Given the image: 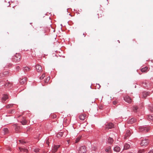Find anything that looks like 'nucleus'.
I'll list each match as a JSON object with an SVG mask.
<instances>
[{
	"instance_id": "f257e3e1",
	"label": "nucleus",
	"mask_w": 153,
	"mask_h": 153,
	"mask_svg": "<svg viewBox=\"0 0 153 153\" xmlns=\"http://www.w3.org/2000/svg\"><path fill=\"white\" fill-rule=\"evenodd\" d=\"M21 56L20 54L19 53H16V55L14 56L13 59V61L16 62H18L20 61V59Z\"/></svg>"
},
{
	"instance_id": "4468645a",
	"label": "nucleus",
	"mask_w": 153,
	"mask_h": 153,
	"mask_svg": "<svg viewBox=\"0 0 153 153\" xmlns=\"http://www.w3.org/2000/svg\"><path fill=\"white\" fill-rule=\"evenodd\" d=\"M148 68L147 67H145L141 69V71L142 72H146L148 70Z\"/></svg>"
},
{
	"instance_id": "7ed1b4c3",
	"label": "nucleus",
	"mask_w": 153,
	"mask_h": 153,
	"mask_svg": "<svg viewBox=\"0 0 153 153\" xmlns=\"http://www.w3.org/2000/svg\"><path fill=\"white\" fill-rule=\"evenodd\" d=\"M124 100L128 103H130L132 102L131 98L128 96H126L124 98Z\"/></svg>"
},
{
	"instance_id": "a878e982",
	"label": "nucleus",
	"mask_w": 153,
	"mask_h": 153,
	"mask_svg": "<svg viewBox=\"0 0 153 153\" xmlns=\"http://www.w3.org/2000/svg\"><path fill=\"white\" fill-rule=\"evenodd\" d=\"M133 108V111L134 112H136L137 110L138 109V107L136 106H134Z\"/></svg>"
},
{
	"instance_id": "f03ea898",
	"label": "nucleus",
	"mask_w": 153,
	"mask_h": 153,
	"mask_svg": "<svg viewBox=\"0 0 153 153\" xmlns=\"http://www.w3.org/2000/svg\"><path fill=\"white\" fill-rule=\"evenodd\" d=\"M78 153H86V147L85 146L80 147L78 150Z\"/></svg>"
},
{
	"instance_id": "c85d7f7f",
	"label": "nucleus",
	"mask_w": 153,
	"mask_h": 153,
	"mask_svg": "<svg viewBox=\"0 0 153 153\" xmlns=\"http://www.w3.org/2000/svg\"><path fill=\"white\" fill-rule=\"evenodd\" d=\"M19 142L22 144L26 143V142L23 140H20Z\"/></svg>"
},
{
	"instance_id": "0eeeda50",
	"label": "nucleus",
	"mask_w": 153,
	"mask_h": 153,
	"mask_svg": "<svg viewBox=\"0 0 153 153\" xmlns=\"http://www.w3.org/2000/svg\"><path fill=\"white\" fill-rule=\"evenodd\" d=\"M60 146V145L54 146L52 150V152L53 153H55L56 152L58 149L59 147Z\"/></svg>"
},
{
	"instance_id": "58836bf2",
	"label": "nucleus",
	"mask_w": 153,
	"mask_h": 153,
	"mask_svg": "<svg viewBox=\"0 0 153 153\" xmlns=\"http://www.w3.org/2000/svg\"><path fill=\"white\" fill-rule=\"evenodd\" d=\"M148 153H153V152L152 150H151V151H149V152H148Z\"/></svg>"
},
{
	"instance_id": "2eb2a0df",
	"label": "nucleus",
	"mask_w": 153,
	"mask_h": 153,
	"mask_svg": "<svg viewBox=\"0 0 153 153\" xmlns=\"http://www.w3.org/2000/svg\"><path fill=\"white\" fill-rule=\"evenodd\" d=\"M8 98V96L7 95H4L2 98V102H4Z\"/></svg>"
},
{
	"instance_id": "79ce46f5",
	"label": "nucleus",
	"mask_w": 153,
	"mask_h": 153,
	"mask_svg": "<svg viewBox=\"0 0 153 153\" xmlns=\"http://www.w3.org/2000/svg\"><path fill=\"white\" fill-rule=\"evenodd\" d=\"M16 129H17H17H18V127H16Z\"/></svg>"
},
{
	"instance_id": "4c0bfd02",
	"label": "nucleus",
	"mask_w": 153,
	"mask_h": 153,
	"mask_svg": "<svg viewBox=\"0 0 153 153\" xmlns=\"http://www.w3.org/2000/svg\"><path fill=\"white\" fill-rule=\"evenodd\" d=\"M46 143L48 145H49V142L48 140H47L46 141Z\"/></svg>"
},
{
	"instance_id": "a19ab883",
	"label": "nucleus",
	"mask_w": 153,
	"mask_h": 153,
	"mask_svg": "<svg viewBox=\"0 0 153 153\" xmlns=\"http://www.w3.org/2000/svg\"><path fill=\"white\" fill-rule=\"evenodd\" d=\"M56 117V115H53V118H55Z\"/></svg>"
},
{
	"instance_id": "ddd939ff",
	"label": "nucleus",
	"mask_w": 153,
	"mask_h": 153,
	"mask_svg": "<svg viewBox=\"0 0 153 153\" xmlns=\"http://www.w3.org/2000/svg\"><path fill=\"white\" fill-rule=\"evenodd\" d=\"M19 149L20 151L22 152H26L27 153L28 152V150L27 149H25V148H21L20 147H19Z\"/></svg>"
},
{
	"instance_id": "412c9836",
	"label": "nucleus",
	"mask_w": 153,
	"mask_h": 153,
	"mask_svg": "<svg viewBox=\"0 0 153 153\" xmlns=\"http://www.w3.org/2000/svg\"><path fill=\"white\" fill-rule=\"evenodd\" d=\"M149 94L148 92H144L143 93V97L145 98L146 96Z\"/></svg>"
},
{
	"instance_id": "1a4fd4ad",
	"label": "nucleus",
	"mask_w": 153,
	"mask_h": 153,
	"mask_svg": "<svg viewBox=\"0 0 153 153\" xmlns=\"http://www.w3.org/2000/svg\"><path fill=\"white\" fill-rule=\"evenodd\" d=\"M139 129L141 131H145L146 132H148L149 130V129L146 127H141L139 128Z\"/></svg>"
},
{
	"instance_id": "bb28decb",
	"label": "nucleus",
	"mask_w": 153,
	"mask_h": 153,
	"mask_svg": "<svg viewBox=\"0 0 153 153\" xmlns=\"http://www.w3.org/2000/svg\"><path fill=\"white\" fill-rule=\"evenodd\" d=\"M11 85V83H10V82H7L4 85L6 87H7V86H9V85H10V86Z\"/></svg>"
},
{
	"instance_id": "aec40b11",
	"label": "nucleus",
	"mask_w": 153,
	"mask_h": 153,
	"mask_svg": "<svg viewBox=\"0 0 153 153\" xmlns=\"http://www.w3.org/2000/svg\"><path fill=\"white\" fill-rule=\"evenodd\" d=\"M111 147H109L105 149V151L106 152H108V153H111Z\"/></svg>"
},
{
	"instance_id": "4be33fe9",
	"label": "nucleus",
	"mask_w": 153,
	"mask_h": 153,
	"mask_svg": "<svg viewBox=\"0 0 153 153\" xmlns=\"http://www.w3.org/2000/svg\"><path fill=\"white\" fill-rule=\"evenodd\" d=\"M23 68V70L24 71H29L30 70V68L27 67H25Z\"/></svg>"
},
{
	"instance_id": "f704fd0d",
	"label": "nucleus",
	"mask_w": 153,
	"mask_h": 153,
	"mask_svg": "<svg viewBox=\"0 0 153 153\" xmlns=\"http://www.w3.org/2000/svg\"><path fill=\"white\" fill-rule=\"evenodd\" d=\"M14 112V110H11L10 112H9V113H11V114H12Z\"/></svg>"
},
{
	"instance_id": "a211bd4d",
	"label": "nucleus",
	"mask_w": 153,
	"mask_h": 153,
	"mask_svg": "<svg viewBox=\"0 0 153 153\" xmlns=\"http://www.w3.org/2000/svg\"><path fill=\"white\" fill-rule=\"evenodd\" d=\"M114 151L119 152L120 150V148L118 146H116L114 148Z\"/></svg>"
},
{
	"instance_id": "dca6fc26",
	"label": "nucleus",
	"mask_w": 153,
	"mask_h": 153,
	"mask_svg": "<svg viewBox=\"0 0 153 153\" xmlns=\"http://www.w3.org/2000/svg\"><path fill=\"white\" fill-rule=\"evenodd\" d=\"M21 123L23 125H25L27 124V121L25 119V118H23L22 120L21 121Z\"/></svg>"
},
{
	"instance_id": "20e7f679",
	"label": "nucleus",
	"mask_w": 153,
	"mask_h": 153,
	"mask_svg": "<svg viewBox=\"0 0 153 153\" xmlns=\"http://www.w3.org/2000/svg\"><path fill=\"white\" fill-rule=\"evenodd\" d=\"M114 124L111 123H108L105 125V128L106 129H110L114 128Z\"/></svg>"
},
{
	"instance_id": "c756f323",
	"label": "nucleus",
	"mask_w": 153,
	"mask_h": 153,
	"mask_svg": "<svg viewBox=\"0 0 153 153\" xmlns=\"http://www.w3.org/2000/svg\"><path fill=\"white\" fill-rule=\"evenodd\" d=\"M50 79V77H48L47 79H46V80L45 81V82H48L49 81V80Z\"/></svg>"
},
{
	"instance_id": "393cba45",
	"label": "nucleus",
	"mask_w": 153,
	"mask_h": 153,
	"mask_svg": "<svg viewBox=\"0 0 153 153\" xmlns=\"http://www.w3.org/2000/svg\"><path fill=\"white\" fill-rule=\"evenodd\" d=\"M148 119L150 120H152L153 121V116L150 115L148 116Z\"/></svg>"
},
{
	"instance_id": "f8f14e48",
	"label": "nucleus",
	"mask_w": 153,
	"mask_h": 153,
	"mask_svg": "<svg viewBox=\"0 0 153 153\" xmlns=\"http://www.w3.org/2000/svg\"><path fill=\"white\" fill-rule=\"evenodd\" d=\"M136 121V119L132 118L128 121V123L129 124H132Z\"/></svg>"
},
{
	"instance_id": "b1692460",
	"label": "nucleus",
	"mask_w": 153,
	"mask_h": 153,
	"mask_svg": "<svg viewBox=\"0 0 153 153\" xmlns=\"http://www.w3.org/2000/svg\"><path fill=\"white\" fill-rule=\"evenodd\" d=\"M62 135L63 133L62 132H59L57 134V136L58 137H62Z\"/></svg>"
},
{
	"instance_id": "423d86ee",
	"label": "nucleus",
	"mask_w": 153,
	"mask_h": 153,
	"mask_svg": "<svg viewBox=\"0 0 153 153\" xmlns=\"http://www.w3.org/2000/svg\"><path fill=\"white\" fill-rule=\"evenodd\" d=\"M149 143V141L148 139H145L142 140L141 143V145L142 146H145L147 145Z\"/></svg>"
},
{
	"instance_id": "ea45409f",
	"label": "nucleus",
	"mask_w": 153,
	"mask_h": 153,
	"mask_svg": "<svg viewBox=\"0 0 153 153\" xmlns=\"http://www.w3.org/2000/svg\"><path fill=\"white\" fill-rule=\"evenodd\" d=\"M20 68V67L19 66H18L17 67H16V69H18L19 68Z\"/></svg>"
},
{
	"instance_id": "39448f33",
	"label": "nucleus",
	"mask_w": 153,
	"mask_h": 153,
	"mask_svg": "<svg viewBox=\"0 0 153 153\" xmlns=\"http://www.w3.org/2000/svg\"><path fill=\"white\" fill-rule=\"evenodd\" d=\"M35 68L38 72H41L42 71V68L40 65H36Z\"/></svg>"
},
{
	"instance_id": "9d476101",
	"label": "nucleus",
	"mask_w": 153,
	"mask_h": 153,
	"mask_svg": "<svg viewBox=\"0 0 153 153\" xmlns=\"http://www.w3.org/2000/svg\"><path fill=\"white\" fill-rule=\"evenodd\" d=\"M27 78L26 77L21 79L20 81V82L21 84H23L26 83Z\"/></svg>"
},
{
	"instance_id": "9b49d317",
	"label": "nucleus",
	"mask_w": 153,
	"mask_h": 153,
	"mask_svg": "<svg viewBox=\"0 0 153 153\" xmlns=\"http://www.w3.org/2000/svg\"><path fill=\"white\" fill-rule=\"evenodd\" d=\"M130 135L131 133L130 131H129L127 130L124 137V138L125 139H126L127 137H128L130 136Z\"/></svg>"
},
{
	"instance_id": "cd10ccee",
	"label": "nucleus",
	"mask_w": 153,
	"mask_h": 153,
	"mask_svg": "<svg viewBox=\"0 0 153 153\" xmlns=\"http://www.w3.org/2000/svg\"><path fill=\"white\" fill-rule=\"evenodd\" d=\"M81 139V137H78L77 138L76 140V143H77Z\"/></svg>"
},
{
	"instance_id": "6ab92c4d",
	"label": "nucleus",
	"mask_w": 153,
	"mask_h": 153,
	"mask_svg": "<svg viewBox=\"0 0 153 153\" xmlns=\"http://www.w3.org/2000/svg\"><path fill=\"white\" fill-rule=\"evenodd\" d=\"M113 142V140L112 138L111 137H109L108 139V143H112Z\"/></svg>"
},
{
	"instance_id": "e433bc0d",
	"label": "nucleus",
	"mask_w": 153,
	"mask_h": 153,
	"mask_svg": "<svg viewBox=\"0 0 153 153\" xmlns=\"http://www.w3.org/2000/svg\"><path fill=\"white\" fill-rule=\"evenodd\" d=\"M113 103L114 105H116L117 103V102L116 101H114L113 102Z\"/></svg>"
},
{
	"instance_id": "6e6552de",
	"label": "nucleus",
	"mask_w": 153,
	"mask_h": 153,
	"mask_svg": "<svg viewBox=\"0 0 153 153\" xmlns=\"http://www.w3.org/2000/svg\"><path fill=\"white\" fill-rule=\"evenodd\" d=\"M86 115L85 114H82L79 116V118L80 120H84L85 119Z\"/></svg>"
},
{
	"instance_id": "2f4dec72",
	"label": "nucleus",
	"mask_w": 153,
	"mask_h": 153,
	"mask_svg": "<svg viewBox=\"0 0 153 153\" xmlns=\"http://www.w3.org/2000/svg\"><path fill=\"white\" fill-rule=\"evenodd\" d=\"M3 131H4L5 133L6 134L8 132V129L7 128H6L3 129Z\"/></svg>"
},
{
	"instance_id": "f3484780",
	"label": "nucleus",
	"mask_w": 153,
	"mask_h": 153,
	"mask_svg": "<svg viewBox=\"0 0 153 153\" xmlns=\"http://www.w3.org/2000/svg\"><path fill=\"white\" fill-rule=\"evenodd\" d=\"M130 145L126 143L125 144L124 146V149H127L130 148Z\"/></svg>"
},
{
	"instance_id": "7c9ffc66",
	"label": "nucleus",
	"mask_w": 153,
	"mask_h": 153,
	"mask_svg": "<svg viewBox=\"0 0 153 153\" xmlns=\"http://www.w3.org/2000/svg\"><path fill=\"white\" fill-rule=\"evenodd\" d=\"M45 76V74H42L41 76L40 77V79H43Z\"/></svg>"
},
{
	"instance_id": "72a5a7b5",
	"label": "nucleus",
	"mask_w": 153,
	"mask_h": 153,
	"mask_svg": "<svg viewBox=\"0 0 153 153\" xmlns=\"http://www.w3.org/2000/svg\"><path fill=\"white\" fill-rule=\"evenodd\" d=\"M8 74V71H5L3 73V74L4 75H6L7 74Z\"/></svg>"
},
{
	"instance_id": "5701e85b",
	"label": "nucleus",
	"mask_w": 153,
	"mask_h": 153,
	"mask_svg": "<svg viewBox=\"0 0 153 153\" xmlns=\"http://www.w3.org/2000/svg\"><path fill=\"white\" fill-rule=\"evenodd\" d=\"M13 104H9L6 106V107L7 108H9L12 107L13 106Z\"/></svg>"
},
{
	"instance_id": "473e14b6",
	"label": "nucleus",
	"mask_w": 153,
	"mask_h": 153,
	"mask_svg": "<svg viewBox=\"0 0 153 153\" xmlns=\"http://www.w3.org/2000/svg\"><path fill=\"white\" fill-rule=\"evenodd\" d=\"M33 151L36 153H37L39 151V149H34Z\"/></svg>"
},
{
	"instance_id": "c9c22d12",
	"label": "nucleus",
	"mask_w": 153,
	"mask_h": 153,
	"mask_svg": "<svg viewBox=\"0 0 153 153\" xmlns=\"http://www.w3.org/2000/svg\"><path fill=\"white\" fill-rule=\"evenodd\" d=\"M143 152H144L143 150H140L139 151H138V153H142Z\"/></svg>"
}]
</instances>
